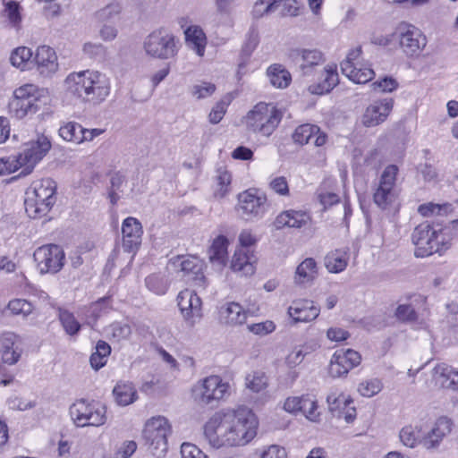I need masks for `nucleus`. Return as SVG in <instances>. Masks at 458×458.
I'll use <instances>...</instances> for the list:
<instances>
[{"mask_svg": "<svg viewBox=\"0 0 458 458\" xmlns=\"http://www.w3.org/2000/svg\"><path fill=\"white\" fill-rule=\"evenodd\" d=\"M231 182L232 175L227 170L222 168L217 169L215 196L216 198H224L230 191Z\"/></svg>", "mask_w": 458, "mask_h": 458, "instance_id": "a18cd8bd", "label": "nucleus"}, {"mask_svg": "<svg viewBox=\"0 0 458 458\" xmlns=\"http://www.w3.org/2000/svg\"><path fill=\"white\" fill-rule=\"evenodd\" d=\"M435 229L428 224H421L414 229L411 240L415 245L416 257L424 258L437 252V243L434 242Z\"/></svg>", "mask_w": 458, "mask_h": 458, "instance_id": "f3484780", "label": "nucleus"}, {"mask_svg": "<svg viewBox=\"0 0 458 458\" xmlns=\"http://www.w3.org/2000/svg\"><path fill=\"white\" fill-rule=\"evenodd\" d=\"M266 195L250 189L238 195L237 209L247 220L259 219L268 211Z\"/></svg>", "mask_w": 458, "mask_h": 458, "instance_id": "f8f14e48", "label": "nucleus"}, {"mask_svg": "<svg viewBox=\"0 0 458 458\" xmlns=\"http://www.w3.org/2000/svg\"><path fill=\"white\" fill-rule=\"evenodd\" d=\"M318 276L317 263L312 258L305 259L296 268L294 281L298 284L311 283Z\"/></svg>", "mask_w": 458, "mask_h": 458, "instance_id": "4c0bfd02", "label": "nucleus"}, {"mask_svg": "<svg viewBox=\"0 0 458 458\" xmlns=\"http://www.w3.org/2000/svg\"><path fill=\"white\" fill-rule=\"evenodd\" d=\"M327 403L331 411H339L352 403V399L339 389L333 388L327 396Z\"/></svg>", "mask_w": 458, "mask_h": 458, "instance_id": "c03bdc74", "label": "nucleus"}, {"mask_svg": "<svg viewBox=\"0 0 458 458\" xmlns=\"http://www.w3.org/2000/svg\"><path fill=\"white\" fill-rule=\"evenodd\" d=\"M89 75L90 70L69 74L64 81L67 92L84 101H89Z\"/></svg>", "mask_w": 458, "mask_h": 458, "instance_id": "393cba45", "label": "nucleus"}, {"mask_svg": "<svg viewBox=\"0 0 458 458\" xmlns=\"http://www.w3.org/2000/svg\"><path fill=\"white\" fill-rule=\"evenodd\" d=\"M110 308L111 303L109 298H102L90 304L88 309V324L95 322L102 314L107 312Z\"/></svg>", "mask_w": 458, "mask_h": 458, "instance_id": "603ef678", "label": "nucleus"}, {"mask_svg": "<svg viewBox=\"0 0 458 458\" xmlns=\"http://www.w3.org/2000/svg\"><path fill=\"white\" fill-rule=\"evenodd\" d=\"M393 37L407 57H418L427 46L428 40L422 31L412 24L400 23Z\"/></svg>", "mask_w": 458, "mask_h": 458, "instance_id": "9d476101", "label": "nucleus"}, {"mask_svg": "<svg viewBox=\"0 0 458 458\" xmlns=\"http://www.w3.org/2000/svg\"><path fill=\"white\" fill-rule=\"evenodd\" d=\"M16 335L12 332H5L0 335V360L6 364L16 363L21 352L14 347Z\"/></svg>", "mask_w": 458, "mask_h": 458, "instance_id": "2f4dec72", "label": "nucleus"}, {"mask_svg": "<svg viewBox=\"0 0 458 458\" xmlns=\"http://www.w3.org/2000/svg\"><path fill=\"white\" fill-rule=\"evenodd\" d=\"M453 421L446 416L439 417L429 430L425 429L423 447L427 450H435L453 429Z\"/></svg>", "mask_w": 458, "mask_h": 458, "instance_id": "6ab92c4d", "label": "nucleus"}, {"mask_svg": "<svg viewBox=\"0 0 458 458\" xmlns=\"http://www.w3.org/2000/svg\"><path fill=\"white\" fill-rule=\"evenodd\" d=\"M349 261V253L346 250L337 249L330 251L325 257V266L330 273L344 271Z\"/></svg>", "mask_w": 458, "mask_h": 458, "instance_id": "e433bc0d", "label": "nucleus"}, {"mask_svg": "<svg viewBox=\"0 0 458 458\" xmlns=\"http://www.w3.org/2000/svg\"><path fill=\"white\" fill-rule=\"evenodd\" d=\"M113 394L118 405L126 406L137 399V391L130 382H119L114 387Z\"/></svg>", "mask_w": 458, "mask_h": 458, "instance_id": "58836bf2", "label": "nucleus"}, {"mask_svg": "<svg viewBox=\"0 0 458 458\" xmlns=\"http://www.w3.org/2000/svg\"><path fill=\"white\" fill-rule=\"evenodd\" d=\"M306 355L307 352L296 347L287 354L284 359V364L289 370L284 378L285 385L290 386L298 378L299 372L295 369L303 361Z\"/></svg>", "mask_w": 458, "mask_h": 458, "instance_id": "f704fd0d", "label": "nucleus"}, {"mask_svg": "<svg viewBox=\"0 0 458 458\" xmlns=\"http://www.w3.org/2000/svg\"><path fill=\"white\" fill-rule=\"evenodd\" d=\"M59 320L67 335L74 336L79 334L81 325L72 312L66 310H60Z\"/></svg>", "mask_w": 458, "mask_h": 458, "instance_id": "49530a36", "label": "nucleus"}, {"mask_svg": "<svg viewBox=\"0 0 458 458\" xmlns=\"http://www.w3.org/2000/svg\"><path fill=\"white\" fill-rule=\"evenodd\" d=\"M310 219V216L306 211L288 209L277 215L274 225L276 230L284 228L300 229L306 226Z\"/></svg>", "mask_w": 458, "mask_h": 458, "instance_id": "a878e982", "label": "nucleus"}, {"mask_svg": "<svg viewBox=\"0 0 458 458\" xmlns=\"http://www.w3.org/2000/svg\"><path fill=\"white\" fill-rule=\"evenodd\" d=\"M181 457L182 458H208L197 445L191 443H183L181 445Z\"/></svg>", "mask_w": 458, "mask_h": 458, "instance_id": "338daca9", "label": "nucleus"}, {"mask_svg": "<svg viewBox=\"0 0 458 458\" xmlns=\"http://www.w3.org/2000/svg\"><path fill=\"white\" fill-rule=\"evenodd\" d=\"M394 99L386 98L374 100L366 108L361 116L365 127H375L384 123L393 110Z\"/></svg>", "mask_w": 458, "mask_h": 458, "instance_id": "a211bd4d", "label": "nucleus"}, {"mask_svg": "<svg viewBox=\"0 0 458 458\" xmlns=\"http://www.w3.org/2000/svg\"><path fill=\"white\" fill-rule=\"evenodd\" d=\"M287 312L294 323L310 322L318 317L320 308L310 300H297L292 302Z\"/></svg>", "mask_w": 458, "mask_h": 458, "instance_id": "5701e85b", "label": "nucleus"}, {"mask_svg": "<svg viewBox=\"0 0 458 458\" xmlns=\"http://www.w3.org/2000/svg\"><path fill=\"white\" fill-rule=\"evenodd\" d=\"M267 76L270 83L278 89L286 88L292 81L290 72L281 64L269 66L267 69Z\"/></svg>", "mask_w": 458, "mask_h": 458, "instance_id": "ea45409f", "label": "nucleus"}, {"mask_svg": "<svg viewBox=\"0 0 458 458\" xmlns=\"http://www.w3.org/2000/svg\"><path fill=\"white\" fill-rule=\"evenodd\" d=\"M4 13L13 26H17L20 23L21 20L20 5L16 1H9L4 4Z\"/></svg>", "mask_w": 458, "mask_h": 458, "instance_id": "e2e57ef3", "label": "nucleus"}, {"mask_svg": "<svg viewBox=\"0 0 458 458\" xmlns=\"http://www.w3.org/2000/svg\"><path fill=\"white\" fill-rule=\"evenodd\" d=\"M289 57L299 68L301 75L310 76L316 68L325 62L324 54L318 49L294 48L289 53Z\"/></svg>", "mask_w": 458, "mask_h": 458, "instance_id": "dca6fc26", "label": "nucleus"}, {"mask_svg": "<svg viewBox=\"0 0 458 458\" xmlns=\"http://www.w3.org/2000/svg\"><path fill=\"white\" fill-rule=\"evenodd\" d=\"M141 224L134 217H127L122 225L123 249L126 252H135L140 245L142 236Z\"/></svg>", "mask_w": 458, "mask_h": 458, "instance_id": "412c9836", "label": "nucleus"}, {"mask_svg": "<svg viewBox=\"0 0 458 458\" xmlns=\"http://www.w3.org/2000/svg\"><path fill=\"white\" fill-rule=\"evenodd\" d=\"M170 433L171 426L163 416L152 417L146 421L142 436L149 452L156 458L165 455L168 449L167 436Z\"/></svg>", "mask_w": 458, "mask_h": 458, "instance_id": "39448f33", "label": "nucleus"}, {"mask_svg": "<svg viewBox=\"0 0 458 458\" xmlns=\"http://www.w3.org/2000/svg\"><path fill=\"white\" fill-rule=\"evenodd\" d=\"M339 83L337 66L335 64H327L318 82L309 86V91L315 95H323L330 92Z\"/></svg>", "mask_w": 458, "mask_h": 458, "instance_id": "cd10ccee", "label": "nucleus"}, {"mask_svg": "<svg viewBox=\"0 0 458 458\" xmlns=\"http://www.w3.org/2000/svg\"><path fill=\"white\" fill-rule=\"evenodd\" d=\"M448 208L447 204L439 205L432 202L425 203L420 205L418 208V212L426 217L440 215L442 211L446 212Z\"/></svg>", "mask_w": 458, "mask_h": 458, "instance_id": "052dcab7", "label": "nucleus"}, {"mask_svg": "<svg viewBox=\"0 0 458 458\" xmlns=\"http://www.w3.org/2000/svg\"><path fill=\"white\" fill-rule=\"evenodd\" d=\"M170 266L183 274L193 273L197 275L199 270L197 260L192 258L177 257L171 261Z\"/></svg>", "mask_w": 458, "mask_h": 458, "instance_id": "3c124183", "label": "nucleus"}, {"mask_svg": "<svg viewBox=\"0 0 458 458\" xmlns=\"http://www.w3.org/2000/svg\"><path fill=\"white\" fill-rule=\"evenodd\" d=\"M33 53L30 48L26 47H19L15 48L10 56L11 64L21 70L30 68L32 64Z\"/></svg>", "mask_w": 458, "mask_h": 458, "instance_id": "79ce46f5", "label": "nucleus"}, {"mask_svg": "<svg viewBox=\"0 0 458 458\" xmlns=\"http://www.w3.org/2000/svg\"><path fill=\"white\" fill-rule=\"evenodd\" d=\"M111 353L110 345L102 340H99L95 347V352L90 355L89 362L95 370L103 368L107 361V358Z\"/></svg>", "mask_w": 458, "mask_h": 458, "instance_id": "a19ab883", "label": "nucleus"}, {"mask_svg": "<svg viewBox=\"0 0 458 458\" xmlns=\"http://www.w3.org/2000/svg\"><path fill=\"white\" fill-rule=\"evenodd\" d=\"M216 91L215 84L202 81L191 87V93L197 99L207 98Z\"/></svg>", "mask_w": 458, "mask_h": 458, "instance_id": "13d9d810", "label": "nucleus"}, {"mask_svg": "<svg viewBox=\"0 0 458 458\" xmlns=\"http://www.w3.org/2000/svg\"><path fill=\"white\" fill-rule=\"evenodd\" d=\"M51 148V141L46 135H38L35 140L23 144L21 150L13 156L0 158V175L16 172L21 168L26 175L47 155Z\"/></svg>", "mask_w": 458, "mask_h": 458, "instance_id": "f03ea898", "label": "nucleus"}, {"mask_svg": "<svg viewBox=\"0 0 458 458\" xmlns=\"http://www.w3.org/2000/svg\"><path fill=\"white\" fill-rule=\"evenodd\" d=\"M184 34L187 46L199 56H203L207 45V37L203 30L199 26L192 25L184 31Z\"/></svg>", "mask_w": 458, "mask_h": 458, "instance_id": "72a5a7b5", "label": "nucleus"}, {"mask_svg": "<svg viewBox=\"0 0 458 458\" xmlns=\"http://www.w3.org/2000/svg\"><path fill=\"white\" fill-rule=\"evenodd\" d=\"M231 395V385L219 376L213 375L199 381L192 388V396L201 404H211L227 399Z\"/></svg>", "mask_w": 458, "mask_h": 458, "instance_id": "6e6552de", "label": "nucleus"}, {"mask_svg": "<svg viewBox=\"0 0 458 458\" xmlns=\"http://www.w3.org/2000/svg\"><path fill=\"white\" fill-rule=\"evenodd\" d=\"M33 257L41 274L57 273L64 265V252L60 246L55 244H47L38 248Z\"/></svg>", "mask_w": 458, "mask_h": 458, "instance_id": "ddd939ff", "label": "nucleus"}, {"mask_svg": "<svg viewBox=\"0 0 458 458\" xmlns=\"http://www.w3.org/2000/svg\"><path fill=\"white\" fill-rule=\"evenodd\" d=\"M55 182L50 178L35 181L25 192V211L31 218L45 216L55 203Z\"/></svg>", "mask_w": 458, "mask_h": 458, "instance_id": "7ed1b4c3", "label": "nucleus"}, {"mask_svg": "<svg viewBox=\"0 0 458 458\" xmlns=\"http://www.w3.org/2000/svg\"><path fill=\"white\" fill-rule=\"evenodd\" d=\"M428 428V421L424 420L407 425L399 433L400 441L409 448H415L419 445H423L425 429Z\"/></svg>", "mask_w": 458, "mask_h": 458, "instance_id": "c85d7f7f", "label": "nucleus"}, {"mask_svg": "<svg viewBox=\"0 0 458 458\" xmlns=\"http://www.w3.org/2000/svg\"><path fill=\"white\" fill-rule=\"evenodd\" d=\"M7 309L12 314L21 315L23 318L28 317L34 310L33 305L24 299H14L10 301Z\"/></svg>", "mask_w": 458, "mask_h": 458, "instance_id": "864d4df0", "label": "nucleus"}, {"mask_svg": "<svg viewBox=\"0 0 458 458\" xmlns=\"http://www.w3.org/2000/svg\"><path fill=\"white\" fill-rule=\"evenodd\" d=\"M108 335H110L116 341L127 339L131 334V329L128 324L122 322H114L107 328Z\"/></svg>", "mask_w": 458, "mask_h": 458, "instance_id": "6e6d98bb", "label": "nucleus"}, {"mask_svg": "<svg viewBox=\"0 0 458 458\" xmlns=\"http://www.w3.org/2000/svg\"><path fill=\"white\" fill-rule=\"evenodd\" d=\"M434 242L437 243V252H441L449 248L451 244V238L447 232V229H435V237Z\"/></svg>", "mask_w": 458, "mask_h": 458, "instance_id": "69168bd1", "label": "nucleus"}, {"mask_svg": "<svg viewBox=\"0 0 458 458\" xmlns=\"http://www.w3.org/2000/svg\"><path fill=\"white\" fill-rule=\"evenodd\" d=\"M177 303L187 326L193 327L200 321L202 301L194 291L190 289L181 291L177 296Z\"/></svg>", "mask_w": 458, "mask_h": 458, "instance_id": "2eb2a0df", "label": "nucleus"}, {"mask_svg": "<svg viewBox=\"0 0 458 458\" xmlns=\"http://www.w3.org/2000/svg\"><path fill=\"white\" fill-rule=\"evenodd\" d=\"M397 172L398 168L396 165H387L384 169L379 177L378 183L374 189L373 201L383 210L391 207L398 197V191L395 186Z\"/></svg>", "mask_w": 458, "mask_h": 458, "instance_id": "9b49d317", "label": "nucleus"}, {"mask_svg": "<svg viewBox=\"0 0 458 458\" xmlns=\"http://www.w3.org/2000/svg\"><path fill=\"white\" fill-rule=\"evenodd\" d=\"M293 140L299 145L313 143L316 147H323L327 142V135L321 129L310 123L299 125L293 133Z\"/></svg>", "mask_w": 458, "mask_h": 458, "instance_id": "aec40b11", "label": "nucleus"}, {"mask_svg": "<svg viewBox=\"0 0 458 458\" xmlns=\"http://www.w3.org/2000/svg\"><path fill=\"white\" fill-rule=\"evenodd\" d=\"M179 41L171 32L160 29L152 31L144 40L146 55L161 60L174 57L179 50Z\"/></svg>", "mask_w": 458, "mask_h": 458, "instance_id": "0eeeda50", "label": "nucleus"}, {"mask_svg": "<svg viewBox=\"0 0 458 458\" xmlns=\"http://www.w3.org/2000/svg\"><path fill=\"white\" fill-rule=\"evenodd\" d=\"M231 268L240 276L253 275L255 272L254 255L248 249H237L231 261Z\"/></svg>", "mask_w": 458, "mask_h": 458, "instance_id": "7c9ffc66", "label": "nucleus"}, {"mask_svg": "<svg viewBox=\"0 0 458 458\" xmlns=\"http://www.w3.org/2000/svg\"><path fill=\"white\" fill-rule=\"evenodd\" d=\"M383 388V383L378 378H369L361 381L358 386V392L364 397H372Z\"/></svg>", "mask_w": 458, "mask_h": 458, "instance_id": "8fccbe9b", "label": "nucleus"}, {"mask_svg": "<svg viewBox=\"0 0 458 458\" xmlns=\"http://www.w3.org/2000/svg\"><path fill=\"white\" fill-rule=\"evenodd\" d=\"M371 86L375 91L390 93L395 90L399 84L394 78L386 76L381 80L373 82Z\"/></svg>", "mask_w": 458, "mask_h": 458, "instance_id": "bf43d9fd", "label": "nucleus"}, {"mask_svg": "<svg viewBox=\"0 0 458 458\" xmlns=\"http://www.w3.org/2000/svg\"><path fill=\"white\" fill-rule=\"evenodd\" d=\"M122 11L121 4L114 0L107 4L96 13L97 19L100 21H110L120 14Z\"/></svg>", "mask_w": 458, "mask_h": 458, "instance_id": "5fc2aeb1", "label": "nucleus"}, {"mask_svg": "<svg viewBox=\"0 0 458 458\" xmlns=\"http://www.w3.org/2000/svg\"><path fill=\"white\" fill-rule=\"evenodd\" d=\"M82 125L76 122H65L61 124L58 134L67 142L80 145Z\"/></svg>", "mask_w": 458, "mask_h": 458, "instance_id": "37998d69", "label": "nucleus"}, {"mask_svg": "<svg viewBox=\"0 0 458 458\" xmlns=\"http://www.w3.org/2000/svg\"><path fill=\"white\" fill-rule=\"evenodd\" d=\"M245 384L248 389L259 393L267 386V377L264 372L253 371L246 376Z\"/></svg>", "mask_w": 458, "mask_h": 458, "instance_id": "de8ad7c7", "label": "nucleus"}, {"mask_svg": "<svg viewBox=\"0 0 458 458\" xmlns=\"http://www.w3.org/2000/svg\"><path fill=\"white\" fill-rule=\"evenodd\" d=\"M361 361L360 354L352 350L335 351L328 364V375L333 378L345 377L349 371L360 365Z\"/></svg>", "mask_w": 458, "mask_h": 458, "instance_id": "4468645a", "label": "nucleus"}, {"mask_svg": "<svg viewBox=\"0 0 458 458\" xmlns=\"http://www.w3.org/2000/svg\"><path fill=\"white\" fill-rule=\"evenodd\" d=\"M89 102L100 103L110 94L109 78L98 71H91L89 75Z\"/></svg>", "mask_w": 458, "mask_h": 458, "instance_id": "b1692460", "label": "nucleus"}, {"mask_svg": "<svg viewBox=\"0 0 458 458\" xmlns=\"http://www.w3.org/2000/svg\"><path fill=\"white\" fill-rule=\"evenodd\" d=\"M219 315L225 324L237 326L246 322L248 313L239 303L228 302L220 308Z\"/></svg>", "mask_w": 458, "mask_h": 458, "instance_id": "473e14b6", "label": "nucleus"}, {"mask_svg": "<svg viewBox=\"0 0 458 458\" xmlns=\"http://www.w3.org/2000/svg\"><path fill=\"white\" fill-rule=\"evenodd\" d=\"M270 189L281 196L289 195V186L284 176H272L269 181Z\"/></svg>", "mask_w": 458, "mask_h": 458, "instance_id": "680f3d73", "label": "nucleus"}, {"mask_svg": "<svg viewBox=\"0 0 458 458\" xmlns=\"http://www.w3.org/2000/svg\"><path fill=\"white\" fill-rule=\"evenodd\" d=\"M72 420L78 427H99L106 421V407L95 401L88 402L84 399L76 401L70 407Z\"/></svg>", "mask_w": 458, "mask_h": 458, "instance_id": "1a4fd4ad", "label": "nucleus"}, {"mask_svg": "<svg viewBox=\"0 0 458 458\" xmlns=\"http://www.w3.org/2000/svg\"><path fill=\"white\" fill-rule=\"evenodd\" d=\"M255 413L245 406L225 408L214 412L203 427L204 437L214 448L239 447L257 435Z\"/></svg>", "mask_w": 458, "mask_h": 458, "instance_id": "f257e3e1", "label": "nucleus"}, {"mask_svg": "<svg viewBox=\"0 0 458 458\" xmlns=\"http://www.w3.org/2000/svg\"><path fill=\"white\" fill-rule=\"evenodd\" d=\"M302 402L301 411L308 420L317 421L319 417L317 401L310 395H304V400Z\"/></svg>", "mask_w": 458, "mask_h": 458, "instance_id": "4d7b16f0", "label": "nucleus"}, {"mask_svg": "<svg viewBox=\"0 0 458 458\" xmlns=\"http://www.w3.org/2000/svg\"><path fill=\"white\" fill-rule=\"evenodd\" d=\"M228 240L224 235L216 237L208 249L209 259L213 264L224 267L227 260Z\"/></svg>", "mask_w": 458, "mask_h": 458, "instance_id": "c9c22d12", "label": "nucleus"}, {"mask_svg": "<svg viewBox=\"0 0 458 458\" xmlns=\"http://www.w3.org/2000/svg\"><path fill=\"white\" fill-rule=\"evenodd\" d=\"M283 114L275 105L260 102L248 112L245 123L252 132L269 137L278 127Z\"/></svg>", "mask_w": 458, "mask_h": 458, "instance_id": "20e7f679", "label": "nucleus"}, {"mask_svg": "<svg viewBox=\"0 0 458 458\" xmlns=\"http://www.w3.org/2000/svg\"><path fill=\"white\" fill-rule=\"evenodd\" d=\"M395 316L402 321H414L417 318V313L410 304L399 305L396 309Z\"/></svg>", "mask_w": 458, "mask_h": 458, "instance_id": "774afa93", "label": "nucleus"}, {"mask_svg": "<svg viewBox=\"0 0 458 458\" xmlns=\"http://www.w3.org/2000/svg\"><path fill=\"white\" fill-rule=\"evenodd\" d=\"M35 64L38 71L44 76H49L58 69L57 56L53 48L41 46L37 48L32 64Z\"/></svg>", "mask_w": 458, "mask_h": 458, "instance_id": "bb28decb", "label": "nucleus"}, {"mask_svg": "<svg viewBox=\"0 0 458 458\" xmlns=\"http://www.w3.org/2000/svg\"><path fill=\"white\" fill-rule=\"evenodd\" d=\"M146 286L157 295H164L168 289L167 280L164 276L153 274L145 279Z\"/></svg>", "mask_w": 458, "mask_h": 458, "instance_id": "09e8293b", "label": "nucleus"}, {"mask_svg": "<svg viewBox=\"0 0 458 458\" xmlns=\"http://www.w3.org/2000/svg\"><path fill=\"white\" fill-rule=\"evenodd\" d=\"M432 380L436 386L458 390V369L441 362L437 363L431 371Z\"/></svg>", "mask_w": 458, "mask_h": 458, "instance_id": "4be33fe9", "label": "nucleus"}, {"mask_svg": "<svg viewBox=\"0 0 458 458\" xmlns=\"http://www.w3.org/2000/svg\"><path fill=\"white\" fill-rule=\"evenodd\" d=\"M229 103L224 100L217 102L208 114V121L212 124L218 123L224 117Z\"/></svg>", "mask_w": 458, "mask_h": 458, "instance_id": "0e129e2a", "label": "nucleus"}, {"mask_svg": "<svg viewBox=\"0 0 458 458\" xmlns=\"http://www.w3.org/2000/svg\"><path fill=\"white\" fill-rule=\"evenodd\" d=\"M341 70L350 81L354 83L361 84L371 81L375 75L374 71L369 65L359 63V64H350L349 61L341 63Z\"/></svg>", "mask_w": 458, "mask_h": 458, "instance_id": "c756f323", "label": "nucleus"}, {"mask_svg": "<svg viewBox=\"0 0 458 458\" xmlns=\"http://www.w3.org/2000/svg\"><path fill=\"white\" fill-rule=\"evenodd\" d=\"M41 96L42 91L35 85L25 84L19 87L14 90L8 105L10 115L21 120L36 114L39 109L38 103Z\"/></svg>", "mask_w": 458, "mask_h": 458, "instance_id": "423d86ee", "label": "nucleus"}]
</instances>
